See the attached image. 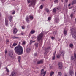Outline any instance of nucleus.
Listing matches in <instances>:
<instances>
[{"mask_svg": "<svg viewBox=\"0 0 76 76\" xmlns=\"http://www.w3.org/2000/svg\"><path fill=\"white\" fill-rule=\"evenodd\" d=\"M50 69H53V67L50 66Z\"/></svg>", "mask_w": 76, "mask_h": 76, "instance_id": "nucleus-52", "label": "nucleus"}, {"mask_svg": "<svg viewBox=\"0 0 76 76\" xmlns=\"http://www.w3.org/2000/svg\"><path fill=\"white\" fill-rule=\"evenodd\" d=\"M58 67L59 69H62L63 67V66H62V63L59 62L58 63Z\"/></svg>", "mask_w": 76, "mask_h": 76, "instance_id": "nucleus-6", "label": "nucleus"}, {"mask_svg": "<svg viewBox=\"0 0 76 76\" xmlns=\"http://www.w3.org/2000/svg\"><path fill=\"white\" fill-rule=\"evenodd\" d=\"M64 51H62L59 54H58V55L57 56V58H59L60 57V56H64Z\"/></svg>", "mask_w": 76, "mask_h": 76, "instance_id": "nucleus-3", "label": "nucleus"}, {"mask_svg": "<svg viewBox=\"0 0 76 76\" xmlns=\"http://www.w3.org/2000/svg\"><path fill=\"white\" fill-rule=\"evenodd\" d=\"M45 10L46 11H47V12H49V10L47 8H46Z\"/></svg>", "mask_w": 76, "mask_h": 76, "instance_id": "nucleus-34", "label": "nucleus"}, {"mask_svg": "<svg viewBox=\"0 0 76 76\" xmlns=\"http://www.w3.org/2000/svg\"><path fill=\"white\" fill-rule=\"evenodd\" d=\"M29 18L27 16L26 18V20L28 23H29Z\"/></svg>", "mask_w": 76, "mask_h": 76, "instance_id": "nucleus-12", "label": "nucleus"}, {"mask_svg": "<svg viewBox=\"0 0 76 76\" xmlns=\"http://www.w3.org/2000/svg\"><path fill=\"white\" fill-rule=\"evenodd\" d=\"M17 45H18V43H14L13 45L12 44V43H11L10 47L11 48H14V47H15V46H16Z\"/></svg>", "mask_w": 76, "mask_h": 76, "instance_id": "nucleus-5", "label": "nucleus"}, {"mask_svg": "<svg viewBox=\"0 0 76 76\" xmlns=\"http://www.w3.org/2000/svg\"><path fill=\"white\" fill-rule=\"evenodd\" d=\"M56 51H55V54H54L55 56V55L56 54Z\"/></svg>", "mask_w": 76, "mask_h": 76, "instance_id": "nucleus-54", "label": "nucleus"}, {"mask_svg": "<svg viewBox=\"0 0 76 76\" xmlns=\"http://www.w3.org/2000/svg\"><path fill=\"white\" fill-rule=\"evenodd\" d=\"M21 34L22 35H24L25 34V33L22 32L21 33Z\"/></svg>", "mask_w": 76, "mask_h": 76, "instance_id": "nucleus-45", "label": "nucleus"}, {"mask_svg": "<svg viewBox=\"0 0 76 76\" xmlns=\"http://www.w3.org/2000/svg\"><path fill=\"white\" fill-rule=\"evenodd\" d=\"M48 20H51V17H48Z\"/></svg>", "mask_w": 76, "mask_h": 76, "instance_id": "nucleus-40", "label": "nucleus"}, {"mask_svg": "<svg viewBox=\"0 0 76 76\" xmlns=\"http://www.w3.org/2000/svg\"><path fill=\"white\" fill-rule=\"evenodd\" d=\"M73 44H72L70 45V47H73Z\"/></svg>", "mask_w": 76, "mask_h": 76, "instance_id": "nucleus-39", "label": "nucleus"}, {"mask_svg": "<svg viewBox=\"0 0 76 76\" xmlns=\"http://www.w3.org/2000/svg\"><path fill=\"white\" fill-rule=\"evenodd\" d=\"M58 0H55L54 1L55 3H58Z\"/></svg>", "mask_w": 76, "mask_h": 76, "instance_id": "nucleus-38", "label": "nucleus"}, {"mask_svg": "<svg viewBox=\"0 0 76 76\" xmlns=\"http://www.w3.org/2000/svg\"><path fill=\"white\" fill-rule=\"evenodd\" d=\"M54 72L53 71H51L50 72V76H53V75H54Z\"/></svg>", "mask_w": 76, "mask_h": 76, "instance_id": "nucleus-20", "label": "nucleus"}, {"mask_svg": "<svg viewBox=\"0 0 76 76\" xmlns=\"http://www.w3.org/2000/svg\"><path fill=\"white\" fill-rule=\"evenodd\" d=\"M62 1V2H63V1L62 0V1Z\"/></svg>", "mask_w": 76, "mask_h": 76, "instance_id": "nucleus-59", "label": "nucleus"}, {"mask_svg": "<svg viewBox=\"0 0 76 76\" xmlns=\"http://www.w3.org/2000/svg\"><path fill=\"white\" fill-rule=\"evenodd\" d=\"M27 2L28 3H29L31 2V0H27Z\"/></svg>", "mask_w": 76, "mask_h": 76, "instance_id": "nucleus-41", "label": "nucleus"}, {"mask_svg": "<svg viewBox=\"0 0 76 76\" xmlns=\"http://www.w3.org/2000/svg\"><path fill=\"white\" fill-rule=\"evenodd\" d=\"M57 9H58V10H59V11H61V9H60V8H57Z\"/></svg>", "mask_w": 76, "mask_h": 76, "instance_id": "nucleus-44", "label": "nucleus"}, {"mask_svg": "<svg viewBox=\"0 0 76 76\" xmlns=\"http://www.w3.org/2000/svg\"><path fill=\"white\" fill-rule=\"evenodd\" d=\"M58 21H59V19H56L55 20V21L56 22V23H57V22H58Z\"/></svg>", "mask_w": 76, "mask_h": 76, "instance_id": "nucleus-25", "label": "nucleus"}, {"mask_svg": "<svg viewBox=\"0 0 76 76\" xmlns=\"http://www.w3.org/2000/svg\"><path fill=\"white\" fill-rule=\"evenodd\" d=\"M40 9H43V6L42 5H41L39 7Z\"/></svg>", "mask_w": 76, "mask_h": 76, "instance_id": "nucleus-32", "label": "nucleus"}, {"mask_svg": "<svg viewBox=\"0 0 76 76\" xmlns=\"http://www.w3.org/2000/svg\"><path fill=\"white\" fill-rule=\"evenodd\" d=\"M36 54H37L35 53V56H36Z\"/></svg>", "mask_w": 76, "mask_h": 76, "instance_id": "nucleus-60", "label": "nucleus"}, {"mask_svg": "<svg viewBox=\"0 0 76 76\" xmlns=\"http://www.w3.org/2000/svg\"><path fill=\"white\" fill-rule=\"evenodd\" d=\"M36 3V0H32V1L31 2V5H32V6H35V5Z\"/></svg>", "mask_w": 76, "mask_h": 76, "instance_id": "nucleus-9", "label": "nucleus"}, {"mask_svg": "<svg viewBox=\"0 0 76 76\" xmlns=\"http://www.w3.org/2000/svg\"><path fill=\"white\" fill-rule=\"evenodd\" d=\"M12 38L14 39H17L18 38V37H12Z\"/></svg>", "mask_w": 76, "mask_h": 76, "instance_id": "nucleus-35", "label": "nucleus"}, {"mask_svg": "<svg viewBox=\"0 0 76 76\" xmlns=\"http://www.w3.org/2000/svg\"><path fill=\"white\" fill-rule=\"evenodd\" d=\"M55 55H54V56L52 57L53 60H55Z\"/></svg>", "mask_w": 76, "mask_h": 76, "instance_id": "nucleus-36", "label": "nucleus"}, {"mask_svg": "<svg viewBox=\"0 0 76 76\" xmlns=\"http://www.w3.org/2000/svg\"><path fill=\"white\" fill-rule=\"evenodd\" d=\"M48 48H50V47H48Z\"/></svg>", "mask_w": 76, "mask_h": 76, "instance_id": "nucleus-56", "label": "nucleus"}, {"mask_svg": "<svg viewBox=\"0 0 76 76\" xmlns=\"http://www.w3.org/2000/svg\"><path fill=\"white\" fill-rule=\"evenodd\" d=\"M35 41H33L32 40H31L30 41V44H31L33 42H35Z\"/></svg>", "mask_w": 76, "mask_h": 76, "instance_id": "nucleus-30", "label": "nucleus"}, {"mask_svg": "<svg viewBox=\"0 0 76 76\" xmlns=\"http://www.w3.org/2000/svg\"><path fill=\"white\" fill-rule=\"evenodd\" d=\"M69 74L71 76H72V74H73V71L70 70L69 71Z\"/></svg>", "mask_w": 76, "mask_h": 76, "instance_id": "nucleus-16", "label": "nucleus"}, {"mask_svg": "<svg viewBox=\"0 0 76 76\" xmlns=\"http://www.w3.org/2000/svg\"><path fill=\"white\" fill-rule=\"evenodd\" d=\"M51 39H54V37H51Z\"/></svg>", "mask_w": 76, "mask_h": 76, "instance_id": "nucleus-43", "label": "nucleus"}, {"mask_svg": "<svg viewBox=\"0 0 76 76\" xmlns=\"http://www.w3.org/2000/svg\"><path fill=\"white\" fill-rule=\"evenodd\" d=\"M74 57L73 56H72L71 58V61H76V54L75 53H74Z\"/></svg>", "mask_w": 76, "mask_h": 76, "instance_id": "nucleus-4", "label": "nucleus"}, {"mask_svg": "<svg viewBox=\"0 0 76 76\" xmlns=\"http://www.w3.org/2000/svg\"><path fill=\"white\" fill-rule=\"evenodd\" d=\"M1 0V1L2 3H4V2H5V1H6V0Z\"/></svg>", "mask_w": 76, "mask_h": 76, "instance_id": "nucleus-33", "label": "nucleus"}, {"mask_svg": "<svg viewBox=\"0 0 76 76\" xmlns=\"http://www.w3.org/2000/svg\"><path fill=\"white\" fill-rule=\"evenodd\" d=\"M68 1V0H66V2H67Z\"/></svg>", "mask_w": 76, "mask_h": 76, "instance_id": "nucleus-51", "label": "nucleus"}, {"mask_svg": "<svg viewBox=\"0 0 76 76\" xmlns=\"http://www.w3.org/2000/svg\"><path fill=\"white\" fill-rule=\"evenodd\" d=\"M14 50L16 53L18 55H20L23 54V48L20 45H18V46L15 47Z\"/></svg>", "mask_w": 76, "mask_h": 76, "instance_id": "nucleus-1", "label": "nucleus"}, {"mask_svg": "<svg viewBox=\"0 0 76 76\" xmlns=\"http://www.w3.org/2000/svg\"><path fill=\"white\" fill-rule=\"evenodd\" d=\"M19 44H20V42H19Z\"/></svg>", "mask_w": 76, "mask_h": 76, "instance_id": "nucleus-62", "label": "nucleus"}, {"mask_svg": "<svg viewBox=\"0 0 76 76\" xmlns=\"http://www.w3.org/2000/svg\"><path fill=\"white\" fill-rule=\"evenodd\" d=\"M56 8L53 9V13H55V12H56Z\"/></svg>", "mask_w": 76, "mask_h": 76, "instance_id": "nucleus-29", "label": "nucleus"}, {"mask_svg": "<svg viewBox=\"0 0 76 76\" xmlns=\"http://www.w3.org/2000/svg\"><path fill=\"white\" fill-rule=\"evenodd\" d=\"M18 32V30L16 28H15L13 30V33L14 34H16Z\"/></svg>", "mask_w": 76, "mask_h": 76, "instance_id": "nucleus-13", "label": "nucleus"}, {"mask_svg": "<svg viewBox=\"0 0 76 76\" xmlns=\"http://www.w3.org/2000/svg\"><path fill=\"white\" fill-rule=\"evenodd\" d=\"M65 76H67V75H65Z\"/></svg>", "mask_w": 76, "mask_h": 76, "instance_id": "nucleus-61", "label": "nucleus"}, {"mask_svg": "<svg viewBox=\"0 0 76 76\" xmlns=\"http://www.w3.org/2000/svg\"><path fill=\"white\" fill-rule=\"evenodd\" d=\"M16 72H12L11 75L10 76H16Z\"/></svg>", "mask_w": 76, "mask_h": 76, "instance_id": "nucleus-10", "label": "nucleus"}, {"mask_svg": "<svg viewBox=\"0 0 76 76\" xmlns=\"http://www.w3.org/2000/svg\"><path fill=\"white\" fill-rule=\"evenodd\" d=\"M35 31L34 30H32L30 32L29 35H30V34H34V33H35Z\"/></svg>", "mask_w": 76, "mask_h": 76, "instance_id": "nucleus-21", "label": "nucleus"}, {"mask_svg": "<svg viewBox=\"0 0 76 76\" xmlns=\"http://www.w3.org/2000/svg\"><path fill=\"white\" fill-rule=\"evenodd\" d=\"M9 56L11 58H13V54L12 53H10Z\"/></svg>", "mask_w": 76, "mask_h": 76, "instance_id": "nucleus-15", "label": "nucleus"}, {"mask_svg": "<svg viewBox=\"0 0 76 76\" xmlns=\"http://www.w3.org/2000/svg\"><path fill=\"white\" fill-rule=\"evenodd\" d=\"M11 26H12V23H11Z\"/></svg>", "mask_w": 76, "mask_h": 76, "instance_id": "nucleus-63", "label": "nucleus"}, {"mask_svg": "<svg viewBox=\"0 0 76 76\" xmlns=\"http://www.w3.org/2000/svg\"><path fill=\"white\" fill-rule=\"evenodd\" d=\"M35 46H36V47H37L38 46V43H35Z\"/></svg>", "mask_w": 76, "mask_h": 76, "instance_id": "nucleus-31", "label": "nucleus"}, {"mask_svg": "<svg viewBox=\"0 0 76 76\" xmlns=\"http://www.w3.org/2000/svg\"><path fill=\"white\" fill-rule=\"evenodd\" d=\"M15 11H13V12H12V14L13 15H14V14H15Z\"/></svg>", "mask_w": 76, "mask_h": 76, "instance_id": "nucleus-42", "label": "nucleus"}, {"mask_svg": "<svg viewBox=\"0 0 76 76\" xmlns=\"http://www.w3.org/2000/svg\"><path fill=\"white\" fill-rule=\"evenodd\" d=\"M22 29H24V28H25V27H24V26H23L22 27Z\"/></svg>", "mask_w": 76, "mask_h": 76, "instance_id": "nucleus-49", "label": "nucleus"}, {"mask_svg": "<svg viewBox=\"0 0 76 76\" xmlns=\"http://www.w3.org/2000/svg\"><path fill=\"white\" fill-rule=\"evenodd\" d=\"M7 51L6 50L5 51V54H7Z\"/></svg>", "mask_w": 76, "mask_h": 76, "instance_id": "nucleus-48", "label": "nucleus"}, {"mask_svg": "<svg viewBox=\"0 0 76 76\" xmlns=\"http://www.w3.org/2000/svg\"><path fill=\"white\" fill-rule=\"evenodd\" d=\"M73 15L72 14H71V18H72L73 17Z\"/></svg>", "mask_w": 76, "mask_h": 76, "instance_id": "nucleus-47", "label": "nucleus"}, {"mask_svg": "<svg viewBox=\"0 0 76 76\" xmlns=\"http://www.w3.org/2000/svg\"><path fill=\"white\" fill-rule=\"evenodd\" d=\"M67 30H64V35H67Z\"/></svg>", "mask_w": 76, "mask_h": 76, "instance_id": "nucleus-17", "label": "nucleus"}, {"mask_svg": "<svg viewBox=\"0 0 76 76\" xmlns=\"http://www.w3.org/2000/svg\"><path fill=\"white\" fill-rule=\"evenodd\" d=\"M30 19H31V20H32V19H34V17H33V16H31V15H30L29 16Z\"/></svg>", "mask_w": 76, "mask_h": 76, "instance_id": "nucleus-22", "label": "nucleus"}, {"mask_svg": "<svg viewBox=\"0 0 76 76\" xmlns=\"http://www.w3.org/2000/svg\"><path fill=\"white\" fill-rule=\"evenodd\" d=\"M13 17L12 16H10L9 17V19L10 21L12 23V22H13L12 20V19H13Z\"/></svg>", "mask_w": 76, "mask_h": 76, "instance_id": "nucleus-11", "label": "nucleus"}, {"mask_svg": "<svg viewBox=\"0 0 76 76\" xmlns=\"http://www.w3.org/2000/svg\"><path fill=\"white\" fill-rule=\"evenodd\" d=\"M61 75L62 74L61 72H58V76H61Z\"/></svg>", "mask_w": 76, "mask_h": 76, "instance_id": "nucleus-28", "label": "nucleus"}, {"mask_svg": "<svg viewBox=\"0 0 76 76\" xmlns=\"http://www.w3.org/2000/svg\"><path fill=\"white\" fill-rule=\"evenodd\" d=\"M75 3H76V1L75 0L73 1L72 2V4H74Z\"/></svg>", "mask_w": 76, "mask_h": 76, "instance_id": "nucleus-27", "label": "nucleus"}, {"mask_svg": "<svg viewBox=\"0 0 76 76\" xmlns=\"http://www.w3.org/2000/svg\"><path fill=\"white\" fill-rule=\"evenodd\" d=\"M55 33V32H54V34Z\"/></svg>", "mask_w": 76, "mask_h": 76, "instance_id": "nucleus-64", "label": "nucleus"}, {"mask_svg": "<svg viewBox=\"0 0 76 76\" xmlns=\"http://www.w3.org/2000/svg\"><path fill=\"white\" fill-rule=\"evenodd\" d=\"M68 6L69 7V6H70V4H69L68 5Z\"/></svg>", "mask_w": 76, "mask_h": 76, "instance_id": "nucleus-53", "label": "nucleus"}, {"mask_svg": "<svg viewBox=\"0 0 76 76\" xmlns=\"http://www.w3.org/2000/svg\"><path fill=\"white\" fill-rule=\"evenodd\" d=\"M75 21L76 22V18L75 19Z\"/></svg>", "mask_w": 76, "mask_h": 76, "instance_id": "nucleus-55", "label": "nucleus"}, {"mask_svg": "<svg viewBox=\"0 0 76 76\" xmlns=\"http://www.w3.org/2000/svg\"><path fill=\"white\" fill-rule=\"evenodd\" d=\"M72 36L73 38H74L76 40V31H75L72 34Z\"/></svg>", "mask_w": 76, "mask_h": 76, "instance_id": "nucleus-8", "label": "nucleus"}, {"mask_svg": "<svg viewBox=\"0 0 76 76\" xmlns=\"http://www.w3.org/2000/svg\"><path fill=\"white\" fill-rule=\"evenodd\" d=\"M5 69H6V71L7 72V75H9L10 72H9V69H8V68H7V67H6Z\"/></svg>", "mask_w": 76, "mask_h": 76, "instance_id": "nucleus-14", "label": "nucleus"}, {"mask_svg": "<svg viewBox=\"0 0 76 76\" xmlns=\"http://www.w3.org/2000/svg\"><path fill=\"white\" fill-rule=\"evenodd\" d=\"M30 51H31V49H30V48H28L26 50L27 53L30 52Z\"/></svg>", "mask_w": 76, "mask_h": 76, "instance_id": "nucleus-23", "label": "nucleus"}, {"mask_svg": "<svg viewBox=\"0 0 76 76\" xmlns=\"http://www.w3.org/2000/svg\"><path fill=\"white\" fill-rule=\"evenodd\" d=\"M43 63V60H42L37 62V64H41V63Z\"/></svg>", "mask_w": 76, "mask_h": 76, "instance_id": "nucleus-19", "label": "nucleus"}, {"mask_svg": "<svg viewBox=\"0 0 76 76\" xmlns=\"http://www.w3.org/2000/svg\"><path fill=\"white\" fill-rule=\"evenodd\" d=\"M18 61L19 63H20V62L21 57H20V56H19L18 57Z\"/></svg>", "mask_w": 76, "mask_h": 76, "instance_id": "nucleus-26", "label": "nucleus"}, {"mask_svg": "<svg viewBox=\"0 0 76 76\" xmlns=\"http://www.w3.org/2000/svg\"><path fill=\"white\" fill-rule=\"evenodd\" d=\"M43 33L42 32L37 37V39L38 41H41L42 42V37H43Z\"/></svg>", "mask_w": 76, "mask_h": 76, "instance_id": "nucleus-2", "label": "nucleus"}, {"mask_svg": "<svg viewBox=\"0 0 76 76\" xmlns=\"http://www.w3.org/2000/svg\"><path fill=\"white\" fill-rule=\"evenodd\" d=\"M29 25H28L27 26V28H29Z\"/></svg>", "mask_w": 76, "mask_h": 76, "instance_id": "nucleus-50", "label": "nucleus"}, {"mask_svg": "<svg viewBox=\"0 0 76 76\" xmlns=\"http://www.w3.org/2000/svg\"><path fill=\"white\" fill-rule=\"evenodd\" d=\"M74 30H75V29H74V28H72V29H70V31H74Z\"/></svg>", "mask_w": 76, "mask_h": 76, "instance_id": "nucleus-37", "label": "nucleus"}, {"mask_svg": "<svg viewBox=\"0 0 76 76\" xmlns=\"http://www.w3.org/2000/svg\"><path fill=\"white\" fill-rule=\"evenodd\" d=\"M7 42H9V39H7Z\"/></svg>", "mask_w": 76, "mask_h": 76, "instance_id": "nucleus-46", "label": "nucleus"}, {"mask_svg": "<svg viewBox=\"0 0 76 76\" xmlns=\"http://www.w3.org/2000/svg\"><path fill=\"white\" fill-rule=\"evenodd\" d=\"M46 73L47 72L46 71H44V69H42V70L41 71V74L42 75H43V76H45V74H46Z\"/></svg>", "mask_w": 76, "mask_h": 76, "instance_id": "nucleus-7", "label": "nucleus"}, {"mask_svg": "<svg viewBox=\"0 0 76 76\" xmlns=\"http://www.w3.org/2000/svg\"><path fill=\"white\" fill-rule=\"evenodd\" d=\"M31 38H32V39H33V38H34V37H31Z\"/></svg>", "mask_w": 76, "mask_h": 76, "instance_id": "nucleus-57", "label": "nucleus"}, {"mask_svg": "<svg viewBox=\"0 0 76 76\" xmlns=\"http://www.w3.org/2000/svg\"><path fill=\"white\" fill-rule=\"evenodd\" d=\"M42 0V1H44V0Z\"/></svg>", "mask_w": 76, "mask_h": 76, "instance_id": "nucleus-58", "label": "nucleus"}, {"mask_svg": "<svg viewBox=\"0 0 76 76\" xmlns=\"http://www.w3.org/2000/svg\"><path fill=\"white\" fill-rule=\"evenodd\" d=\"M5 25L6 26H7L8 25V20H7L6 19H5Z\"/></svg>", "mask_w": 76, "mask_h": 76, "instance_id": "nucleus-18", "label": "nucleus"}, {"mask_svg": "<svg viewBox=\"0 0 76 76\" xmlns=\"http://www.w3.org/2000/svg\"><path fill=\"white\" fill-rule=\"evenodd\" d=\"M26 44V41H24L23 42H22V45H25V44Z\"/></svg>", "mask_w": 76, "mask_h": 76, "instance_id": "nucleus-24", "label": "nucleus"}]
</instances>
